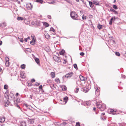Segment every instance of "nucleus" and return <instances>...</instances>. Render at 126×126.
I'll return each instance as SVG.
<instances>
[{
  "label": "nucleus",
  "instance_id": "f257e3e1",
  "mask_svg": "<svg viewBox=\"0 0 126 126\" xmlns=\"http://www.w3.org/2000/svg\"><path fill=\"white\" fill-rule=\"evenodd\" d=\"M70 16L73 19L77 20L78 16L76 13L74 12H72L70 13Z\"/></svg>",
  "mask_w": 126,
  "mask_h": 126
},
{
  "label": "nucleus",
  "instance_id": "c9c22d12",
  "mask_svg": "<svg viewBox=\"0 0 126 126\" xmlns=\"http://www.w3.org/2000/svg\"><path fill=\"white\" fill-rule=\"evenodd\" d=\"M5 64L8 67L9 66V62H7L5 63Z\"/></svg>",
  "mask_w": 126,
  "mask_h": 126
},
{
  "label": "nucleus",
  "instance_id": "09e8293b",
  "mask_svg": "<svg viewBox=\"0 0 126 126\" xmlns=\"http://www.w3.org/2000/svg\"><path fill=\"white\" fill-rule=\"evenodd\" d=\"M47 17L49 19H51V17L50 15L48 16Z\"/></svg>",
  "mask_w": 126,
  "mask_h": 126
},
{
  "label": "nucleus",
  "instance_id": "2eb2a0df",
  "mask_svg": "<svg viewBox=\"0 0 126 126\" xmlns=\"http://www.w3.org/2000/svg\"><path fill=\"white\" fill-rule=\"evenodd\" d=\"M17 19L18 20H24V18L21 17H18Z\"/></svg>",
  "mask_w": 126,
  "mask_h": 126
},
{
  "label": "nucleus",
  "instance_id": "f03ea898",
  "mask_svg": "<svg viewBox=\"0 0 126 126\" xmlns=\"http://www.w3.org/2000/svg\"><path fill=\"white\" fill-rule=\"evenodd\" d=\"M73 73L71 72L70 73H68L66 74L65 75V77L66 78H68L71 77L73 75Z\"/></svg>",
  "mask_w": 126,
  "mask_h": 126
},
{
  "label": "nucleus",
  "instance_id": "5701e85b",
  "mask_svg": "<svg viewBox=\"0 0 126 126\" xmlns=\"http://www.w3.org/2000/svg\"><path fill=\"white\" fill-rule=\"evenodd\" d=\"M64 52L65 51L63 50L60 52V54L61 55H63L64 53Z\"/></svg>",
  "mask_w": 126,
  "mask_h": 126
},
{
  "label": "nucleus",
  "instance_id": "4c0bfd02",
  "mask_svg": "<svg viewBox=\"0 0 126 126\" xmlns=\"http://www.w3.org/2000/svg\"><path fill=\"white\" fill-rule=\"evenodd\" d=\"M113 7L114 9H117V7L116 5H113Z\"/></svg>",
  "mask_w": 126,
  "mask_h": 126
},
{
  "label": "nucleus",
  "instance_id": "a18cd8bd",
  "mask_svg": "<svg viewBox=\"0 0 126 126\" xmlns=\"http://www.w3.org/2000/svg\"><path fill=\"white\" fill-rule=\"evenodd\" d=\"M20 42H23V38L21 39H20Z\"/></svg>",
  "mask_w": 126,
  "mask_h": 126
},
{
  "label": "nucleus",
  "instance_id": "37998d69",
  "mask_svg": "<svg viewBox=\"0 0 126 126\" xmlns=\"http://www.w3.org/2000/svg\"><path fill=\"white\" fill-rule=\"evenodd\" d=\"M55 3L54 1H52L50 2H49V4H53Z\"/></svg>",
  "mask_w": 126,
  "mask_h": 126
},
{
  "label": "nucleus",
  "instance_id": "ea45409f",
  "mask_svg": "<svg viewBox=\"0 0 126 126\" xmlns=\"http://www.w3.org/2000/svg\"><path fill=\"white\" fill-rule=\"evenodd\" d=\"M5 59L6 60V62H9V58L8 57H7Z\"/></svg>",
  "mask_w": 126,
  "mask_h": 126
},
{
  "label": "nucleus",
  "instance_id": "1a4fd4ad",
  "mask_svg": "<svg viewBox=\"0 0 126 126\" xmlns=\"http://www.w3.org/2000/svg\"><path fill=\"white\" fill-rule=\"evenodd\" d=\"M34 119H29V122H30V123L31 124H33L34 123Z\"/></svg>",
  "mask_w": 126,
  "mask_h": 126
},
{
  "label": "nucleus",
  "instance_id": "6ab92c4d",
  "mask_svg": "<svg viewBox=\"0 0 126 126\" xmlns=\"http://www.w3.org/2000/svg\"><path fill=\"white\" fill-rule=\"evenodd\" d=\"M31 37L32 40V41H35L36 39L35 38L34 36V35H32Z\"/></svg>",
  "mask_w": 126,
  "mask_h": 126
},
{
  "label": "nucleus",
  "instance_id": "7c9ffc66",
  "mask_svg": "<svg viewBox=\"0 0 126 126\" xmlns=\"http://www.w3.org/2000/svg\"><path fill=\"white\" fill-rule=\"evenodd\" d=\"M79 88L78 87H77L75 89V92L76 93H77L79 91Z\"/></svg>",
  "mask_w": 126,
  "mask_h": 126
},
{
  "label": "nucleus",
  "instance_id": "c03bdc74",
  "mask_svg": "<svg viewBox=\"0 0 126 126\" xmlns=\"http://www.w3.org/2000/svg\"><path fill=\"white\" fill-rule=\"evenodd\" d=\"M82 18L83 20H84V19H86V16H85L84 17V16L83 15L82 17Z\"/></svg>",
  "mask_w": 126,
  "mask_h": 126
},
{
  "label": "nucleus",
  "instance_id": "e433bc0d",
  "mask_svg": "<svg viewBox=\"0 0 126 126\" xmlns=\"http://www.w3.org/2000/svg\"><path fill=\"white\" fill-rule=\"evenodd\" d=\"M115 54L116 56H119L120 55V54L119 52H115Z\"/></svg>",
  "mask_w": 126,
  "mask_h": 126
},
{
  "label": "nucleus",
  "instance_id": "aec40b11",
  "mask_svg": "<svg viewBox=\"0 0 126 126\" xmlns=\"http://www.w3.org/2000/svg\"><path fill=\"white\" fill-rule=\"evenodd\" d=\"M97 28L99 30H100L102 28V25L100 24H98L97 26Z\"/></svg>",
  "mask_w": 126,
  "mask_h": 126
},
{
  "label": "nucleus",
  "instance_id": "bb28decb",
  "mask_svg": "<svg viewBox=\"0 0 126 126\" xmlns=\"http://www.w3.org/2000/svg\"><path fill=\"white\" fill-rule=\"evenodd\" d=\"M111 10L115 14H117V12L115 10H114L113 9H111Z\"/></svg>",
  "mask_w": 126,
  "mask_h": 126
},
{
  "label": "nucleus",
  "instance_id": "0e129e2a",
  "mask_svg": "<svg viewBox=\"0 0 126 126\" xmlns=\"http://www.w3.org/2000/svg\"><path fill=\"white\" fill-rule=\"evenodd\" d=\"M27 39H30V37H28V38H27Z\"/></svg>",
  "mask_w": 126,
  "mask_h": 126
},
{
  "label": "nucleus",
  "instance_id": "473e14b6",
  "mask_svg": "<svg viewBox=\"0 0 126 126\" xmlns=\"http://www.w3.org/2000/svg\"><path fill=\"white\" fill-rule=\"evenodd\" d=\"M73 65H74V68L75 69H78L77 66V65L76 64H74Z\"/></svg>",
  "mask_w": 126,
  "mask_h": 126
},
{
  "label": "nucleus",
  "instance_id": "3c124183",
  "mask_svg": "<svg viewBox=\"0 0 126 126\" xmlns=\"http://www.w3.org/2000/svg\"><path fill=\"white\" fill-rule=\"evenodd\" d=\"M35 84L36 85H37V86H38V85H39L40 84L39 83H38L37 82H36V84Z\"/></svg>",
  "mask_w": 126,
  "mask_h": 126
},
{
  "label": "nucleus",
  "instance_id": "49530a36",
  "mask_svg": "<svg viewBox=\"0 0 126 126\" xmlns=\"http://www.w3.org/2000/svg\"><path fill=\"white\" fill-rule=\"evenodd\" d=\"M39 88L40 89H42V85H40L39 87Z\"/></svg>",
  "mask_w": 126,
  "mask_h": 126
},
{
  "label": "nucleus",
  "instance_id": "dca6fc26",
  "mask_svg": "<svg viewBox=\"0 0 126 126\" xmlns=\"http://www.w3.org/2000/svg\"><path fill=\"white\" fill-rule=\"evenodd\" d=\"M35 60L36 62L38 64L39 63V60L38 58H36L35 59Z\"/></svg>",
  "mask_w": 126,
  "mask_h": 126
},
{
  "label": "nucleus",
  "instance_id": "2f4dec72",
  "mask_svg": "<svg viewBox=\"0 0 126 126\" xmlns=\"http://www.w3.org/2000/svg\"><path fill=\"white\" fill-rule=\"evenodd\" d=\"M9 102H6L5 104V107H7L8 105Z\"/></svg>",
  "mask_w": 126,
  "mask_h": 126
},
{
  "label": "nucleus",
  "instance_id": "9d476101",
  "mask_svg": "<svg viewBox=\"0 0 126 126\" xmlns=\"http://www.w3.org/2000/svg\"><path fill=\"white\" fill-rule=\"evenodd\" d=\"M89 89L87 87H85L83 89V91L85 93L87 92L89 90Z\"/></svg>",
  "mask_w": 126,
  "mask_h": 126
},
{
  "label": "nucleus",
  "instance_id": "69168bd1",
  "mask_svg": "<svg viewBox=\"0 0 126 126\" xmlns=\"http://www.w3.org/2000/svg\"><path fill=\"white\" fill-rule=\"evenodd\" d=\"M64 90H66V88L65 87V86H64Z\"/></svg>",
  "mask_w": 126,
  "mask_h": 126
},
{
  "label": "nucleus",
  "instance_id": "052dcab7",
  "mask_svg": "<svg viewBox=\"0 0 126 126\" xmlns=\"http://www.w3.org/2000/svg\"><path fill=\"white\" fill-rule=\"evenodd\" d=\"M18 95V93H17L16 94V96Z\"/></svg>",
  "mask_w": 126,
  "mask_h": 126
},
{
  "label": "nucleus",
  "instance_id": "0eeeda50",
  "mask_svg": "<svg viewBox=\"0 0 126 126\" xmlns=\"http://www.w3.org/2000/svg\"><path fill=\"white\" fill-rule=\"evenodd\" d=\"M20 126H26V123L24 121H22L20 122Z\"/></svg>",
  "mask_w": 126,
  "mask_h": 126
},
{
  "label": "nucleus",
  "instance_id": "58836bf2",
  "mask_svg": "<svg viewBox=\"0 0 126 126\" xmlns=\"http://www.w3.org/2000/svg\"><path fill=\"white\" fill-rule=\"evenodd\" d=\"M14 105L16 107H18L19 109H20V108L18 105L17 104V103H16L15 104H14Z\"/></svg>",
  "mask_w": 126,
  "mask_h": 126
},
{
  "label": "nucleus",
  "instance_id": "f704fd0d",
  "mask_svg": "<svg viewBox=\"0 0 126 126\" xmlns=\"http://www.w3.org/2000/svg\"><path fill=\"white\" fill-rule=\"evenodd\" d=\"M50 31H52L53 32H55V30L53 28L51 27L50 30Z\"/></svg>",
  "mask_w": 126,
  "mask_h": 126
},
{
  "label": "nucleus",
  "instance_id": "7ed1b4c3",
  "mask_svg": "<svg viewBox=\"0 0 126 126\" xmlns=\"http://www.w3.org/2000/svg\"><path fill=\"white\" fill-rule=\"evenodd\" d=\"M54 59L56 62H61V60L59 57L56 56H55L53 57Z\"/></svg>",
  "mask_w": 126,
  "mask_h": 126
},
{
  "label": "nucleus",
  "instance_id": "72a5a7b5",
  "mask_svg": "<svg viewBox=\"0 0 126 126\" xmlns=\"http://www.w3.org/2000/svg\"><path fill=\"white\" fill-rule=\"evenodd\" d=\"M4 88L5 89H7L8 88V85L5 84L4 85Z\"/></svg>",
  "mask_w": 126,
  "mask_h": 126
},
{
  "label": "nucleus",
  "instance_id": "5fc2aeb1",
  "mask_svg": "<svg viewBox=\"0 0 126 126\" xmlns=\"http://www.w3.org/2000/svg\"><path fill=\"white\" fill-rule=\"evenodd\" d=\"M114 111V110H110V112H112Z\"/></svg>",
  "mask_w": 126,
  "mask_h": 126
},
{
  "label": "nucleus",
  "instance_id": "774afa93",
  "mask_svg": "<svg viewBox=\"0 0 126 126\" xmlns=\"http://www.w3.org/2000/svg\"><path fill=\"white\" fill-rule=\"evenodd\" d=\"M116 2V0H114L113 1L114 2Z\"/></svg>",
  "mask_w": 126,
  "mask_h": 126
},
{
  "label": "nucleus",
  "instance_id": "a211bd4d",
  "mask_svg": "<svg viewBox=\"0 0 126 126\" xmlns=\"http://www.w3.org/2000/svg\"><path fill=\"white\" fill-rule=\"evenodd\" d=\"M43 24L46 27H48L49 26L48 24L46 22H44Z\"/></svg>",
  "mask_w": 126,
  "mask_h": 126
},
{
  "label": "nucleus",
  "instance_id": "412c9836",
  "mask_svg": "<svg viewBox=\"0 0 126 126\" xmlns=\"http://www.w3.org/2000/svg\"><path fill=\"white\" fill-rule=\"evenodd\" d=\"M36 1L37 2H39L41 3H43V1L42 0H36Z\"/></svg>",
  "mask_w": 126,
  "mask_h": 126
},
{
  "label": "nucleus",
  "instance_id": "c85d7f7f",
  "mask_svg": "<svg viewBox=\"0 0 126 126\" xmlns=\"http://www.w3.org/2000/svg\"><path fill=\"white\" fill-rule=\"evenodd\" d=\"M25 65L24 64H22L21 66V67L23 69H25Z\"/></svg>",
  "mask_w": 126,
  "mask_h": 126
},
{
  "label": "nucleus",
  "instance_id": "680f3d73",
  "mask_svg": "<svg viewBox=\"0 0 126 126\" xmlns=\"http://www.w3.org/2000/svg\"><path fill=\"white\" fill-rule=\"evenodd\" d=\"M122 77H123L124 78H125V75H123Z\"/></svg>",
  "mask_w": 126,
  "mask_h": 126
},
{
  "label": "nucleus",
  "instance_id": "13d9d810",
  "mask_svg": "<svg viewBox=\"0 0 126 126\" xmlns=\"http://www.w3.org/2000/svg\"><path fill=\"white\" fill-rule=\"evenodd\" d=\"M96 109V108H93V110H95Z\"/></svg>",
  "mask_w": 126,
  "mask_h": 126
},
{
  "label": "nucleus",
  "instance_id": "423d86ee",
  "mask_svg": "<svg viewBox=\"0 0 126 126\" xmlns=\"http://www.w3.org/2000/svg\"><path fill=\"white\" fill-rule=\"evenodd\" d=\"M102 103L98 102L96 103V106L98 108L100 109L102 107Z\"/></svg>",
  "mask_w": 126,
  "mask_h": 126
},
{
  "label": "nucleus",
  "instance_id": "39448f33",
  "mask_svg": "<svg viewBox=\"0 0 126 126\" xmlns=\"http://www.w3.org/2000/svg\"><path fill=\"white\" fill-rule=\"evenodd\" d=\"M9 93L8 91L7 90L5 93L4 96L7 99H8Z\"/></svg>",
  "mask_w": 126,
  "mask_h": 126
},
{
  "label": "nucleus",
  "instance_id": "6e6552de",
  "mask_svg": "<svg viewBox=\"0 0 126 126\" xmlns=\"http://www.w3.org/2000/svg\"><path fill=\"white\" fill-rule=\"evenodd\" d=\"M79 77L80 80L81 81H84L86 79L85 78L81 75L79 76Z\"/></svg>",
  "mask_w": 126,
  "mask_h": 126
},
{
  "label": "nucleus",
  "instance_id": "bf43d9fd",
  "mask_svg": "<svg viewBox=\"0 0 126 126\" xmlns=\"http://www.w3.org/2000/svg\"><path fill=\"white\" fill-rule=\"evenodd\" d=\"M124 55L125 56V57H126V51L125 52V53Z\"/></svg>",
  "mask_w": 126,
  "mask_h": 126
},
{
  "label": "nucleus",
  "instance_id": "6e6d98bb",
  "mask_svg": "<svg viewBox=\"0 0 126 126\" xmlns=\"http://www.w3.org/2000/svg\"><path fill=\"white\" fill-rule=\"evenodd\" d=\"M2 44V42L1 41H0V46Z\"/></svg>",
  "mask_w": 126,
  "mask_h": 126
},
{
  "label": "nucleus",
  "instance_id": "de8ad7c7",
  "mask_svg": "<svg viewBox=\"0 0 126 126\" xmlns=\"http://www.w3.org/2000/svg\"><path fill=\"white\" fill-rule=\"evenodd\" d=\"M31 81L32 82H35V80L34 79H31Z\"/></svg>",
  "mask_w": 126,
  "mask_h": 126
},
{
  "label": "nucleus",
  "instance_id": "b1692460",
  "mask_svg": "<svg viewBox=\"0 0 126 126\" xmlns=\"http://www.w3.org/2000/svg\"><path fill=\"white\" fill-rule=\"evenodd\" d=\"M55 81L56 82L58 83H60V81L59 79L58 78H57L55 79Z\"/></svg>",
  "mask_w": 126,
  "mask_h": 126
},
{
  "label": "nucleus",
  "instance_id": "a19ab883",
  "mask_svg": "<svg viewBox=\"0 0 126 126\" xmlns=\"http://www.w3.org/2000/svg\"><path fill=\"white\" fill-rule=\"evenodd\" d=\"M80 54L81 56H83L84 55V53L83 52H81L80 53Z\"/></svg>",
  "mask_w": 126,
  "mask_h": 126
},
{
  "label": "nucleus",
  "instance_id": "a878e982",
  "mask_svg": "<svg viewBox=\"0 0 126 126\" xmlns=\"http://www.w3.org/2000/svg\"><path fill=\"white\" fill-rule=\"evenodd\" d=\"M30 43L32 45H34L35 44V41H32L30 42Z\"/></svg>",
  "mask_w": 126,
  "mask_h": 126
},
{
  "label": "nucleus",
  "instance_id": "79ce46f5",
  "mask_svg": "<svg viewBox=\"0 0 126 126\" xmlns=\"http://www.w3.org/2000/svg\"><path fill=\"white\" fill-rule=\"evenodd\" d=\"M76 126H80L79 123V122H77L76 123Z\"/></svg>",
  "mask_w": 126,
  "mask_h": 126
},
{
  "label": "nucleus",
  "instance_id": "4468645a",
  "mask_svg": "<svg viewBox=\"0 0 126 126\" xmlns=\"http://www.w3.org/2000/svg\"><path fill=\"white\" fill-rule=\"evenodd\" d=\"M45 38L47 39H49L50 38V36L49 34L47 33L45 35Z\"/></svg>",
  "mask_w": 126,
  "mask_h": 126
},
{
  "label": "nucleus",
  "instance_id": "864d4df0",
  "mask_svg": "<svg viewBox=\"0 0 126 126\" xmlns=\"http://www.w3.org/2000/svg\"><path fill=\"white\" fill-rule=\"evenodd\" d=\"M27 39L25 38L24 39V40L25 42H26L27 41Z\"/></svg>",
  "mask_w": 126,
  "mask_h": 126
},
{
  "label": "nucleus",
  "instance_id": "4be33fe9",
  "mask_svg": "<svg viewBox=\"0 0 126 126\" xmlns=\"http://www.w3.org/2000/svg\"><path fill=\"white\" fill-rule=\"evenodd\" d=\"M93 3L95 4L96 5H97L99 4V3L97 1H94Z\"/></svg>",
  "mask_w": 126,
  "mask_h": 126
},
{
  "label": "nucleus",
  "instance_id": "603ef678",
  "mask_svg": "<svg viewBox=\"0 0 126 126\" xmlns=\"http://www.w3.org/2000/svg\"><path fill=\"white\" fill-rule=\"evenodd\" d=\"M86 104L87 105H88L90 104L89 103V102H87L86 103Z\"/></svg>",
  "mask_w": 126,
  "mask_h": 126
},
{
  "label": "nucleus",
  "instance_id": "20e7f679",
  "mask_svg": "<svg viewBox=\"0 0 126 126\" xmlns=\"http://www.w3.org/2000/svg\"><path fill=\"white\" fill-rule=\"evenodd\" d=\"M26 77L25 74L24 72H21L20 73V77L22 79Z\"/></svg>",
  "mask_w": 126,
  "mask_h": 126
},
{
  "label": "nucleus",
  "instance_id": "f8f14e48",
  "mask_svg": "<svg viewBox=\"0 0 126 126\" xmlns=\"http://www.w3.org/2000/svg\"><path fill=\"white\" fill-rule=\"evenodd\" d=\"M5 121V118L4 117L1 118L0 122L1 123H2Z\"/></svg>",
  "mask_w": 126,
  "mask_h": 126
},
{
  "label": "nucleus",
  "instance_id": "338daca9",
  "mask_svg": "<svg viewBox=\"0 0 126 126\" xmlns=\"http://www.w3.org/2000/svg\"><path fill=\"white\" fill-rule=\"evenodd\" d=\"M1 68L0 67V72L1 71Z\"/></svg>",
  "mask_w": 126,
  "mask_h": 126
},
{
  "label": "nucleus",
  "instance_id": "9b49d317",
  "mask_svg": "<svg viewBox=\"0 0 126 126\" xmlns=\"http://www.w3.org/2000/svg\"><path fill=\"white\" fill-rule=\"evenodd\" d=\"M50 75L51 77L53 78H54L55 77V74L54 72H52L51 73Z\"/></svg>",
  "mask_w": 126,
  "mask_h": 126
},
{
  "label": "nucleus",
  "instance_id": "393cba45",
  "mask_svg": "<svg viewBox=\"0 0 126 126\" xmlns=\"http://www.w3.org/2000/svg\"><path fill=\"white\" fill-rule=\"evenodd\" d=\"M68 99V97L66 96L65 97L63 98V99L65 103L67 101V99Z\"/></svg>",
  "mask_w": 126,
  "mask_h": 126
},
{
  "label": "nucleus",
  "instance_id": "8fccbe9b",
  "mask_svg": "<svg viewBox=\"0 0 126 126\" xmlns=\"http://www.w3.org/2000/svg\"><path fill=\"white\" fill-rule=\"evenodd\" d=\"M63 125H65L66 124V123L65 122H63Z\"/></svg>",
  "mask_w": 126,
  "mask_h": 126
},
{
  "label": "nucleus",
  "instance_id": "f3484780",
  "mask_svg": "<svg viewBox=\"0 0 126 126\" xmlns=\"http://www.w3.org/2000/svg\"><path fill=\"white\" fill-rule=\"evenodd\" d=\"M20 101V99L17 98V99L15 101H14V104H15L16 103H18Z\"/></svg>",
  "mask_w": 126,
  "mask_h": 126
},
{
  "label": "nucleus",
  "instance_id": "ddd939ff",
  "mask_svg": "<svg viewBox=\"0 0 126 126\" xmlns=\"http://www.w3.org/2000/svg\"><path fill=\"white\" fill-rule=\"evenodd\" d=\"M6 25V24L5 23H3L0 24V26L2 27H5Z\"/></svg>",
  "mask_w": 126,
  "mask_h": 126
},
{
  "label": "nucleus",
  "instance_id": "c756f323",
  "mask_svg": "<svg viewBox=\"0 0 126 126\" xmlns=\"http://www.w3.org/2000/svg\"><path fill=\"white\" fill-rule=\"evenodd\" d=\"M89 4L90 7L92 8L93 7V6L92 5L93 3L89 1Z\"/></svg>",
  "mask_w": 126,
  "mask_h": 126
},
{
  "label": "nucleus",
  "instance_id": "cd10ccee",
  "mask_svg": "<svg viewBox=\"0 0 126 126\" xmlns=\"http://www.w3.org/2000/svg\"><path fill=\"white\" fill-rule=\"evenodd\" d=\"M113 17L112 18L110 19V22H109V24L110 25H111L112 24V21L113 20Z\"/></svg>",
  "mask_w": 126,
  "mask_h": 126
},
{
  "label": "nucleus",
  "instance_id": "e2e57ef3",
  "mask_svg": "<svg viewBox=\"0 0 126 126\" xmlns=\"http://www.w3.org/2000/svg\"><path fill=\"white\" fill-rule=\"evenodd\" d=\"M96 90L98 92V91L99 90L98 88H97V89H96Z\"/></svg>",
  "mask_w": 126,
  "mask_h": 126
},
{
  "label": "nucleus",
  "instance_id": "4d7b16f0",
  "mask_svg": "<svg viewBox=\"0 0 126 126\" xmlns=\"http://www.w3.org/2000/svg\"><path fill=\"white\" fill-rule=\"evenodd\" d=\"M66 62V61L65 60H64V62H63V63L64 64H65V63Z\"/></svg>",
  "mask_w": 126,
  "mask_h": 126
}]
</instances>
